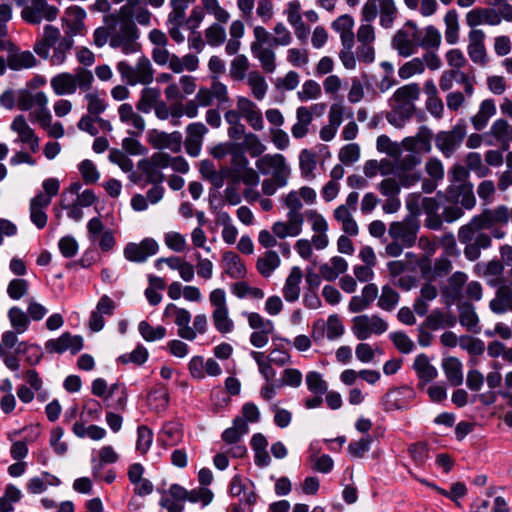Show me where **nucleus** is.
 <instances>
[{"label":"nucleus","mask_w":512,"mask_h":512,"mask_svg":"<svg viewBox=\"0 0 512 512\" xmlns=\"http://www.w3.org/2000/svg\"><path fill=\"white\" fill-rule=\"evenodd\" d=\"M510 220V209L505 205H498L492 209H485L474 216L469 223L458 230V239L465 245L464 255L470 261L477 260L482 249L491 246V236L484 232L495 226L506 225Z\"/></svg>","instance_id":"nucleus-1"},{"label":"nucleus","mask_w":512,"mask_h":512,"mask_svg":"<svg viewBox=\"0 0 512 512\" xmlns=\"http://www.w3.org/2000/svg\"><path fill=\"white\" fill-rule=\"evenodd\" d=\"M432 131L422 126L414 136L405 137L401 142V151L409 154L396 161V169L404 188H409L421 179V173L413 171L422 162L421 153H429L432 149Z\"/></svg>","instance_id":"nucleus-2"},{"label":"nucleus","mask_w":512,"mask_h":512,"mask_svg":"<svg viewBox=\"0 0 512 512\" xmlns=\"http://www.w3.org/2000/svg\"><path fill=\"white\" fill-rule=\"evenodd\" d=\"M253 40L250 43V52L259 62L262 70L272 74L277 69V58L274 49L269 45L271 40L270 32L262 25H255L252 29Z\"/></svg>","instance_id":"nucleus-3"},{"label":"nucleus","mask_w":512,"mask_h":512,"mask_svg":"<svg viewBox=\"0 0 512 512\" xmlns=\"http://www.w3.org/2000/svg\"><path fill=\"white\" fill-rule=\"evenodd\" d=\"M110 23L112 33L110 46L120 49L126 55L137 52L139 50L138 29L135 24L128 19L118 17H112Z\"/></svg>","instance_id":"nucleus-4"},{"label":"nucleus","mask_w":512,"mask_h":512,"mask_svg":"<svg viewBox=\"0 0 512 512\" xmlns=\"http://www.w3.org/2000/svg\"><path fill=\"white\" fill-rule=\"evenodd\" d=\"M94 77L91 71L86 69H77L74 74L62 72L50 80V85L57 96L72 95L77 88L88 91L91 88Z\"/></svg>","instance_id":"nucleus-5"},{"label":"nucleus","mask_w":512,"mask_h":512,"mask_svg":"<svg viewBox=\"0 0 512 512\" xmlns=\"http://www.w3.org/2000/svg\"><path fill=\"white\" fill-rule=\"evenodd\" d=\"M116 69L122 80L131 86L149 85L154 79V69L150 60L145 56L140 57L135 66H131L126 61H120L117 63Z\"/></svg>","instance_id":"nucleus-6"},{"label":"nucleus","mask_w":512,"mask_h":512,"mask_svg":"<svg viewBox=\"0 0 512 512\" xmlns=\"http://www.w3.org/2000/svg\"><path fill=\"white\" fill-rule=\"evenodd\" d=\"M209 302L212 306V322L215 329L221 334H228L234 330V321L229 315L227 295L223 288H215L209 293Z\"/></svg>","instance_id":"nucleus-7"},{"label":"nucleus","mask_w":512,"mask_h":512,"mask_svg":"<svg viewBox=\"0 0 512 512\" xmlns=\"http://www.w3.org/2000/svg\"><path fill=\"white\" fill-rule=\"evenodd\" d=\"M397 13L395 0H366L361 9L363 21L372 22L379 15V23L386 29L393 26Z\"/></svg>","instance_id":"nucleus-8"},{"label":"nucleus","mask_w":512,"mask_h":512,"mask_svg":"<svg viewBox=\"0 0 512 512\" xmlns=\"http://www.w3.org/2000/svg\"><path fill=\"white\" fill-rule=\"evenodd\" d=\"M418 38V25L414 21L408 20L393 35L391 46L399 56L407 58L418 51Z\"/></svg>","instance_id":"nucleus-9"},{"label":"nucleus","mask_w":512,"mask_h":512,"mask_svg":"<svg viewBox=\"0 0 512 512\" xmlns=\"http://www.w3.org/2000/svg\"><path fill=\"white\" fill-rule=\"evenodd\" d=\"M242 315L247 319L249 328L252 329L249 337L250 344L257 349L264 348L275 331L274 322L257 312L245 311Z\"/></svg>","instance_id":"nucleus-10"},{"label":"nucleus","mask_w":512,"mask_h":512,"mask_svg":"<svg viewBox=\"0 0 512 512\" xmlns=\"http://www.w3.org/2000/svg\"><path fill=\"white\" fill-rule=\"evenodd\" d=\"M58 14L59 9L46 0H30L23 6L21 18L28 24L39 25L42 21H54Z\"/></svg>","instance_id":"nucleus-11"},{"label":"nucleus","mask_w":512,"mask_h":512,"mask_svg":"<svg viewBox=\"0 0 512 512\" xmlns=\"http://www.w3.org/2000/svg\"><path fill=\"white\" fill-rule=\"evenodd\" d=\"M466 136V126L459 121L450 130L440 131L435 136V146L444 155L451 157L461 146Z\"/></svg>","instance_id":"nucleus-12"},{"label":"nucleus","mask_w":512,"mask_h":512,"mask_svg":"<svg viewBox=\"0 0 512 512\" xmlns=\"http://www.w3.org/2000/svg\"><path fill=\"white\" fill-rule=\"evenodd\" d=\"M387 329V322L378 315L364 314L352 319L351 331L361 341L370 338L373 334H383Z\"/></svg>","instance_id":"nucleus-13"},{"label":"nucleus","mask_w":512,"mask_h":512,"mask_svg":"<svg viewBox=\"0 0 512 512\" xmlns=\"http://www.w3.org/2000/svg\"><path fill=\"white\" fill-rule=\"evenodd\" d=\"M256 168L263 175L272 174L278 179L280 185H287L291 170L282 154H266L255 163Z\"/></svg>","instance_id":"nucleus-14"},{"label":"nucleus","mask_w":512,"mask_h":512,"mask_svg":"<svg viewBox=\"0 0 512 512\" xmlns=\"http://www.w3.org/2000/svg\"><path fill=\"white\" fill-rule=\"evenodd\" d=\"M358 200L359 194L351 192L348 194L345 203L338 206L333 212L335 220L341 224L342 230L349 236H357L359 233L358 224L352 215L356 210Z\"/></svg>","instance_id":"nucleus-15"},{"label":"nucleus","mask_w":512,"mask_h":512,"mask_svg":"<svg viewBox=\"0 0 512 512\" xmlns=\"http://www.w3.org/2000/svg\"><path fill=\"white\" fill-rule=\"evenodd\" d=\"M10 130L16 135L15 144L28 148L32 153L39 150L40 139L24 115L19 114L13 118Z\"/></svg>","instance_id":"nucleus-16"},{"label":"nucleus","mask_w":512,"mask_h":512,"mask_svg":"<svg viewBox=\"0 0 512 512\" xmlns=\"http://www.w3.org/2000/svg\"><path fill=\"white\" fill-rule=\"evenodd\" d=\"M316 191L308 186H303L297 190H292L282 196V202L288 209L287 215L297 218H304L301 213L303 204L311 205L316 201Z\"/></svg>","instance_id":"nucleus-17"},{"label":"nucleus","mask_w":512,"mask_h":512,"mask_svg":"<svg viewBox=\"0 0 512 512\" xmlns=\"http://www.w3.org/2000/svg\"><path fill=\"white\" fill-rule=\"evenodd\" d=\"M420 88L418 84L411 83L398 88L390 99L392 109L405 116H411L414 111V101L419 98Z\"/></svg>","instance_id":"nucleus-18"},{"label":"nucleus","mask_w":512,"mask_h":512,"mask_svg":"<svg viewBox=\"0 0 512 512\" xmlns=\"http://www.w3.org/2000/svg\"><path fill=\"white\" fill-rule=\"evenodd\" d=\"M119 121L126 127L130 136H141L146 129V121L129 103H122L117 109Z\"/></svg>","instance_id":"nucleus-19"},{"label":"nucleus","mask_w":512,"mask_h":512,"mask_svg":"<svg viewBox=\"0 0 512 512\" xmlns=\"http://www.w3.org/2000/svg\"><path fill=\"white\" fill-rule=\"evenodd\" d=\"M147 142L155 149H168L177 153L181 150L182 134L179 131L165 132L158 129H151L147 133Z\"/></svg>","instance_id":"nucleus-20"},{"label":"nucleus","mask_w":512,"mask_h":512,"mask_svg":"<svg viewBox=\"0 0 512 512\" xmlns=\"http://www.w3.org/2000/svg\"><path fill=\"white\" fill-rule=\"evenodd\" d=\"M92 393L95 396L102 397L105 400L112 398L113 396H117L115 402H112L109 406L114 409H124L127 401L126 389L119 383L113 384L109 390L107 386V382L102 378H97L92 383Z\"/></svg>","instance_id":"nucleus-21"},{"label":"nucleus","mask_w":512,"mask_h":512,"mask_svg":"<svg viewBox=\"0 0 512 512\" xmlns=\"http://www.w3.org/2000/svg\"><path fill=\"white\" fill-rule=\"evenodd\" d=\"M159 245L153 238H145L139 243H128L123 250L125 259L130 262L142 263L155 255Z\"/></svg>","instance_id":"nucleus-22"},{"label":"nucleus","mask_w":512,"mask_h":512,"mask_svg":"<svg viewBox=\"0 0 512 512\" xmlns=\"http://www.w3.org/2000/svg\"><path fill=\"white\" fill-rule=\"evenodd\" d=\"M418 230L419 226L412 220L395 221L389 225L388 235L410 248L416 243Z\"/></svg>","instance_id":"nucleus-23"},{"label":"nucleus","mask_w":512,"mask_h":512,"mask_svg":"<svg viewBox=\"0 0 512 512\" xmlns=\"http://www.w3.org/2000/svg\"><path fill=\"white\" fill-rule=\"evenodd\" d=\"M485 39L486 34L482 29H471L468 33V56L473 63L480 66H485L488 62Z\"/></svg>","instance_id":"nucleus-24"},{"label":"nucleus","mask_w":512,"mask_h":512,"mask_svg":"<svg viewBox=\"0 0 512 512\" xmlns=\"http://www.w3.org/2000/svg\"><path fill=\"white\" fill-rule=\"evenodd\" d=\"M208 133V128L202 122H192L185 128V150L192 157H197L202 149L204 137Z\"/></svg>","instance_id":"nucleus-25"},{"label":"nucleus","mask_w":512,"mask_h":512,"mask_svg":"<svg viewBox=\"0 0 512 512\" xmlns=\"http://www.w3.org/2000/svg\"><path fill=\"white\" fill-rule=\"evenodd\" d=\"M86 12L79 6L68 7L62 17V26L66 33V37L72 39L73 36L82 34L85 30L84 20Z\"/></svg>","instance_id":"nucleus-26"},{"label":"nucleus","mask_w":512,"mask_h":512,"mask_svg":"<svg viewBox=\"0 0 512 512\" xmlns=\"http://www.w3.org/2000/svg\"><path fill=\"white\" fill-rule=\"evenodd\" d=\"M83 347V338L78 335L63 333L57 339H50L45 343V349L49 353H64L70 351L72 354L79 352Z\"/></svg>","instance_id":"nucleus-27"},{"label":"nucleus","mask_w":512,"mask_h":512,"mask_svg":"<svg viewBox=\"0 0 512 512\" xmlns=\"http://www.w3.org/2000/svg\"><path fill=\"white\" fill-rule=\"evenodd\" d=\"M163 317H173L174 323L178 327L177 333L182 339L191 338L193 336L192 334L194 333L190 330L189 326L191 313L187 309L178 307L173 303H169L164 309Z\"/></svg>","instance_id":"nucleus-28"},{"label":"nucleus","mask_w":512,"mask_h":512,"mask_svg":"<svg viewBox=\"0 0 512 512\" xmlns=\"http://www.w3.org/2000/svg\"><path fill=\"white\" fill-rule=\"evenodd\" d=\"M119 19H128L132 22L135 19L140 25H149L151 20V13L146 8L142 0H129V3H125L119 10V15H116Z\"/></svg>","instance_id":"nucleus-29"},{"label":"nucleus","mask_w":512,"mask_h":512,"mask_svg":"<svg viewBox=\"0 0 512 512\" xmlns=\"http://www.w3.org/2000/svg\"><path fill=\"white\" fill-rule=\"evenodd\" d=\"M465 22L471 29H478L479 25L497 26L501 23V18L494 9L475 8L466 14Z\"/></svg>","instance_id":"nucleus-30"},{"label":"nucleus","mask_w":512,"mask_h":512,"mask_svg":"<svg viewBox=\"0 0 512 512\" xmlns=\"http://www.w3.org/2000/svg\"><path fill=\"white\" fill-rule=\"evenodd\" d=\"M184 103L177 101L168 105L167 102H161L155 109V117L160 121L169 120L173 127H178L182 124L181 118L183 113Z\"/></svg>","instance_id":"nucleus-31"},{"label":"nucleus","mask_w":512,"mask_h":512,"mask_svg":"<svg viewBox=\"0 0 512 512\" xmlns=\"http://www.w3.org/2000/svg\"><path fill=\"white\" fill-rule=\"evenodd\" d=\"M60 35V30L58 28L46 25L41 39L37 40L34 44L35 53L43 59H48L50 55V48L61 40Z\"/></svg>","instance_id":"nucleus-32"},{"label":"nucleus","mask_w":512,"mask_h":512,"mask_svg":"<svg viewBox=\"0 0 512 512\" xmlns=\"http://www.w3.org/2000/svg\"><path fill=\"white\" fill-rule=\"evenodd\" d=\"M304 218L287 215L286 221H277L272 225V232L280 239L298 236L303 229Z\"/></svg>","instance_id":"nucleus-33"},{"label":"nucleus","mask_w":512,"mask_h":512,"mask_svg":"<svg viewBox=\"0 0 512 512\" xmlns=\"http://www.w3.org/2000/svg\"><path fill=\"white\" fill-rule=\"evenodd\" d=\"M413 368L419 378L420 388H423L426 383L433 381L438 376L437 368L430 363L425 354H419L415 358Z\"/></svg>","instance_id":"nucleus-34"},{"label":"nucleus","mask_w":512,"mask_h":512,"mask_svg":"<svg viewBox=\"0 0 512 512\" xmlns=\"http://www.w3.org/2000/svg\"><path fill=\"white\" fill-rule=\"evenodd\" d=\"M489 308L495 314L512 311V288L508 285L499 286L494 298L489 302Z\"/></svg>","instance_id":"nucleus-35"},{"label":"nucleus","mask_w":512,"mask_h":512,"mask_svg":"<svg viewBox=\"0 0 512 512\" xmlns=\"http://www.w3.org/2000/svg\"><path fill=\"white\" fill-rule=\"evenodd\" d=\"M378 296V287L373 284H367L362 289L361 295L353 296L349 302V310L352 313H358L367 309Z\"/></svg>","instance_id":"nucleus-36"},{"label":"nucleus","mask_w":512,"mask_h":512,"mask_svg":"<svg viewBox=\"0 0 512 512\" xmlns=\"http://www.w3.org/2000/svg\"><path fill=\"white\" fill-rule=\"evenodd\" d=\"M302 277L303 274L299 267L291 269L282 289L283 296L287 302H295L299 299Z\"/></svg>","instance_id":"nucleus-37"},{"label":"nucleus","mask_w":512,"mask_h":512,"mask_svg":"<svg viewBox=\"0 0 512 512\" xmlns=\"http://www.w3.org/2000/svg\"><path fill=\"white\" fill-rule=\"evenodd\" d=\"M61 481L55 475L43 471L40 475L30 478L26 484V489L31 494H41L49 486H59Z\"/></svg>","instance_id":"nucleus-38"},{"label":"nucleus","mask_w":512,"mask_h":512,"mask_svg":"<svg viewBox=\"0 0 512 512\" xmlns=\"http://www.w3.org/2000/svg\"><path fill=\"white\" fill-rule=\"evenodd\" d=\"M313 121L312 111L306 106L296 109V122L291 128V134L295 139L304 138L309 132V126Z\"/></svg>","instance_id":"nucleus-39"},{"label":"nucleus","mask_w":512,"mask_h":512,"mask_svg":"<svg viewBox=\"0 0 512 512\" xmlns=\"http://www.w3.org/2000/svg\"><path fill=\"white\" fill-rule=\"evenodd\" d=\"M39 61L30 51H14L9 54L7 65L12 70H23L36 67Z\"/></svg>","instance_id":"nucleus-40"},{"label":"nucleus","mask_w":512,"mask_h":512,"mask_svg":"<svg viewBox=\"0 0 512 512\" xmlns=\"http://www.w3.org/2000/svg\"><path fill=\"white\" fill-rule=\"evenodd\" d=\"M348 269L347 261L340 256H334L329 262L322 264L319 267L321 277L327 281L335 280L340 274H343Z\"/></svg>","instance_id":"nucleus-41"},{"label":"nucleus","mask_w":512,"mask_h":512,"mask_svg":"<svg viewBox=\"0 0 512 512\" xmlns=\"http://www.w3.org/2000/svg\"><path fill=\"white\" fill-rule=\"evenodd\" d=\"M223 266L225 272L233 279H242L246 276V266L241 258L232 251H227L223 255Z\"/></svg>","instance_id":"nucleus-42"},{"label":"nucleus","mask_w":512,"mask_h":512,"mask_svg":"<svg viewBox=\"0 0 512 512\" xmlns=\"http://www.w3.org/2000/svg\"><path fill=\"white\" fill-rule=\"evenodd\" d=\"M203 12L214 19L213 23H228L231 13L219 0H200Z\"/></svg>","instance_id":"nucleus-43"},{"label":"nucleus","mask_w":512,"mask_h":512,"mask_svg":"<svg viewBox=\"0 0 512 512\" xmlns=\"http://www.w3.org/2000/svg\"><path fill=\"white\" fill-rule=\"evenodd\" d=\"M164 102L160 99V92L156 88L146 87L140 93V98L136 103V110L142 113H149L152 109L155 111L159 103Z\"/></svg>","instance_id":"nucleus-44"},{"label":"nucleus","mask_w":512,"mask_h":512,"mask_svg":"<svg viewBox=\"0 0 512 512\" xmlns=\"http://www.w3.org/2000/svg\"><path fill=\"white\" fill-rule=\"evenodd\" d=\"M247 84L251 95L258 101L265 98L268 92V83L266 78L258 70H252L247 75Z\"/></svg>","instance_id":"nucleus-45"},{"label":"nucleus","mask_w":512,"mask_h":512,"mask_svg":"<svg viewBox=\"0 0 512 512\" xmlns=\"http://www.w3.org/2000/svg\"><path fill=\"white\" fill-rule=\"evenodd\" d=\"M496 114V106L493 100L486 99L481 102L478 112L471 118L473 127L480 131L484 129L489 119Z\"/></svg>","instance_id":"nucleus-46"},{"label":"nucleus","mask_w":512,"mask_h":512,"mask_svg":"<svg viewBox=\"0 0 512 512\" xmlns=\"http://www.w3.org/2000/svg\"><path fill=\"white\" fill-rule=\"evenodd\" d=\"M280 263L281 259L277 252L268 250L257 259L256 268L263 277H269L280 266Z\"/></svg>","instance_id":"nucleus-47"},{"label":"nucleus","mask_w":512,"mask_h":512,"mask_svg":"<svg viewBox=\"0 0 512 512\" xmlns=\"http://www.w3.org/2000/svg\"><path fill=\"white\" fill-rule=\"evenodd\" d=\"M442 368L448 382L452 386H459L463 382L462 363L455 357H448L442 361Z\"/></svg>","instance_id":"nucleus-48"},{"label":"nucleus","mask_w":512,"mask_h":512,"mask_svg":"<svg viewBox=\"0 0 512 512\" xmlns=\"http://www.w3.org/2000/svg\"><path fill=\"white\" fill-rule=\"evenodd\" d=\"M72 431L78 438L88 437L93 441H100L106 436V430L103 427L97 425L85 426L81 420L73 424Z\"/></svg>","instance_id":"nucleus-49"},{"label":"nucleus","mask_w":512,"mask_h":512,"mask_svg":"<svg viewBox=\"0 0 512 512\" xmlns=\"http://www.w3.org/2000/svg\"><path fill=\"white\" fill-rule=\"evenodd\" d=\"M441 43V34L437 28L432 25L419 28L418 46L425 49H437Z\"/></svg>","instance_id":"nucleus-50"},{"label":"nucleus","mask_w":512,"mask_h":512,"mask_svg":"<svg viewBox=\"0 0 512 512\" xmlns=\"http://www.w3.org/2000/svg\"><path fill=\"white\" fill-rule=\"evenodd\" d=\"M227 23H212L204 31L206 43L211 47H219L225 43L227 32L225 25Z\"/></svg>","instance_id":"nucleus-51"},{"label":"nucleus","mask_w":512,"mask_h":512,"mask_svg":"<svg viewBox=\"0 0 512 512\" xmlns=\"http://www.w3.org/2000/svg\"><path fill=\"white\" fill-rule=\"evenodd\" d=\"M84 99L86 101L88 115L98 117L108 107L104 94L97 90L86 93Z\"/></svg>","instance_id":"nucleus-52"},{"label":"nucleus","mask_w":512,"mask_h":512,"mask_svg":"<svg viewBox=\"0 0 512 512\" xmlns=\"http://www.w3.org/2000/svg\"><path fill=\"white\" fill-rule=\"evenodd\" d=\"M46 97L47 95L42 91L33 93L28 89H19L17 107L21 111L31 110L32 108H36V106Z\"/></svg>","instance_id":"nucleus-53"},{"label":"nucleus","mask_w":512,"mask_h":512,"mask_svg":"<svg viewBox=\"0 0 512 512\" xmlns=\"http://www.w3.org/2000/svg\"><path fill=\"white\" fill-rule=\"evenodd\" d=\"M445 40L448 44H456L459 40V18L455 10L448 11L444 16Z\"/></svg>","instance_id":"nucleus-54"},{"label":"nucleus","mask_w":512,"mask_h":512,"mask_svg":"<svg viewBox=\"0 0 512 512\" xmlns=\"http://www.w3.org/2000/svg\"><path fill=\"white\" fill-rule=\"evenodd\" d=\"M138 332L147 342L160 341L166 337L167 330L164 326H152L148 321L143 320L138 324Z\"/></svg>","instance_id":"nucleus-55"},{"label":"nucleus","mask_w":512,"mask_h":512,"mask_svg":"<svg viewBox=\"0 0 512 512\" xmlns=\"http://www.w3.org/2000/svg\"><path fill=\"white\" fill-rule=\"evenodd\" d=\"M459 322L468 331L477 333L479 332V318L475 308L470 304H464L460 307Z\"/></svg>","instance_id":"nucleus-56"},{"label":"nucleus","mask_w":512,"mask_h":512,"mask_svg":"<svg viewBox=\"0 0 512 512\" xmlns=\"http://www.w3.org/2000/svg\"><path fill=\"white\" fill-rule=\"evenodd\" d=\"M161 442L164 446H176L183 438L182 430L177 423H167L160 433Z\"/></svg>","instance_id":"nucleus-57"},{"label":"nucleus","mask_w":512,"mask_h":512,"mask_svg":"<svg viewBox=\"0 0 512 512\" xmlns=\"http://www.w3.org/2000/svg\"><path fill=\"white\" fill-rule=\"evenodd\" d=\"M249 60L246 55H236L230 63L229 75L233 80L242 81L247 79V71L249 70Z\"/></svg>","instance_id":"nucleus-58"},{"label":"nucleus","mask_w":512,"mask_h":512,"mask_svg":"<svg viewBox=\"0 0 512 512\" xmlns=\"http://www.w3.org/2000/svg\"><path fill=\"white\" fill-rule=\"evenodd\" d=\"M250 356L256 362L258 366V371L262 375V377L267 381L271 382L273 378L276 376V371L273 368V362L271 359L265 357L263 352L251 351Z\"/></svg>","instance_id":"nucleus-59"},{"label":"nucleus","mask_w":512,"mask_h":512,"mask_svg":"<svg viewBox=\"0 0 512 512\" xmlns=\"http://www.w3.org/2000/svg\"><path fill=\"white\" fill-rule=\"evenodd\" d=\"M248 430L246 421L242 418H236L233 422V426L223 432L222 439L229 444L237 443Z\"/></svg>","instance_id":"nucleus-60"},{"label":"nucleus","mask_w":512,"mask_h":512,"mask_svg":"<svg viewBox=\"0 0 512 512\" xmlns=\"http://www.w3.org/2000/svg\"><path fill=\"white\" fill-rule=\"evenodd\" d=\"M73 40L70 37H63L56 45L53 46V54L50 56L52 65H62L67 58V53L71 49Z\"/></svg>","instance_id":"nucleus-61"},{"label":"nucleus","mask_w":512,"mask_h":512,"mask_svg":"<svg viewBox=\"0 0 512 512\" xmlns=\"http://www.w3.org/2000/svg\"><path fill=\"white\" fill-rule=\"evenodd\" d=\"M321 95V85L312 79L306 80L302 84L301 89L297 92V97L302 102L317 100Z\"/></svg>","instance_id":"nucleus-62"},{"label":"nucleus","mask_w":512,"mask_h":512,"mask_svg":"<svg viewBox=\"0 0 512 512\" xmlns=\"http://www.w3.org/2000/svg\"><path fill=\"white\" fill-rule=\"evenodd\" d=\"M299 166L301 174L306 179H311L314 177V170L316 168V156L315 154L308 150L303 149L299 154Z\"/></svg>","instance_id":"nucleus-63"},{"label":"nucleus","mask_w":512,"mask_h":512,"mask_svg":"<svg viewBox=\"0 0 512 512\" xmlns=\"http://www.w3.org/2000/svg\"><path fill=\"white\" fill-rule=\"evenodd\" d=\"M305 382L307 389L312 394H325L328 391V383L317 371H310L306 374Z\"/></svg>","instance_id":"nucleus-64"}]
</instances>
